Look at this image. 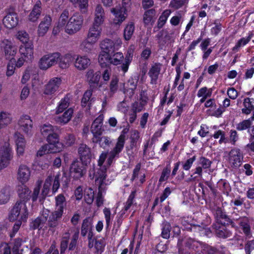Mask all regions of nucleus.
Here are the masks:
<instances>
[{
	"instance_id": "f257e3e1",
	"label": "nucleus",
	"mask_w": 254,
	"mask_h": 254,
	"mask_svg": "<svg viewBox=\"0 0 254 254\" xmlns=\"http://www.w3.org/2000/svg\"><path fill=\"white\" fill-rule=\"evenodd\" d=\"M29 203L16 201L11 209L9 216L10 221L19 220L26 222L28 217L29 211L27 205Z\"/></svg>"
},
{
	"instance_id": "f03ea898",
	"label": "nucleus",
	"mask_w": 254,
	"mask_h": 254,
	"mask_svg": "<svg viewBox=\"0 0 254 254\" xmlns=\"http://www.w3.org/2000/svg\"><path fill=\"white\" fill-rule=\"evenodd\" d=\"M107 153L103 152L99 156L97 167L94 166L89 171V177L93 179L95 178L97 181L104 180L106 177V168L103 164L107 158Z\"/></svg>"
},
{
	"instance_id": "7ed1b4c3",
	"label": "nucleus",
	"mask_w": 254,
	"mask_h": 254,
	"mask_svg": "<svg viewBox=\"0 0 254 254\" xmlns=\"http://www.w3.org/2000/svg\"><path fill=\"white\" fill-rule=\"evenodd\" d=\"M129 130L128 128H125L122 131L121 135L117 139L115 147L109 153L108 162L110 165L115 158L119 157V154L123 150L125 143L126 134Z\"/></svg>"
},
{
	"instance_id": "20e7f679",
	"label": "nucleus",
	"mask_w": 254,
	"mask_h": 254,
	"mask_svg": "<svg viewBox=\"0 0 254 254\" xmlns=\"http://www.w3.org/2000/svg\"><path fill=\"white\" fill-rule=\"evenodd\" d=\"M83 20V17L81 14L74 13L66 23L65 32L72 35L79 31L82 26Z\"/></svg>"
},
{
	"instance_id": "39448f33",
	"label": "nucleus",
	"mask_w": 254,
	"mask_h": 254,
	"mask_svg": "<svg viewBox=\"0 0 254 254\" xmlns=\"http://www.w3.org/2000/svg\"><path fill=\"white\" fill-rule=\"evenodd\" d=\"M60 57V53L55 52L44 55L39 60V66L42 70H47L56 64Z\"/></svg>"
},
{
	"instance_id": "423d86ee",
	"label": "nucleus",
	"mask_w": 254,
	"mask_h": 254,
	"mask_svg": "<svg viewBox=\"0 0 254 254\" xmlns=\"http://www.w3.org/2000/svg\"><path fill=\"white\" fill-rule=\"evenodd\" d=\"M130 6V0H123L122 7H116L111 9V12L114 13L115 17L114 23L116 24H120L126 19L125 14Z\"/></svg>"
},
{
	"instance_id": "0eeeda50",
	"label": "nucleus",
	"mask_w": 254,
	"mask_h": 254,
	"mask_svg": "<svg viewBox=\"0 0 254 254\" xmlns=\"http://www.w3.org/2000/svg\"><path fill=\"white\" fill-rule=\"evenodd\" d=\"M201 243L191 239L186 240L184 245H178L179 254H190L191 250L199 252Z\"/></svg>"
},
{
	"instance_id": "6e6552de",
	"label": "nucleus",
	"mask_w": 254,
	"mask_h": 254,
	"mask_svg": "<svg viewBox=\"0 0 254 254\" xmlns=\"http://www.w3.org/2000/svg\"><path fill=\"white\" fill-rule=\"evenodd\" d=\"M84 164L82 162L75 160L71 164L70 173L74 178L79 179L86 174V170Z\"/></svg>"
},
{
	"instance_id": "1a4fd4ad",
	"label": "nucleus",
	"mask_w": 254,
	"mask_h": 254,
	"mask_svg": "<svg viewBox=\"0 0 254 254\" xmlns=\"http://www.w3.org/2000/svg\"><path fill=\"white\" fill-rule=\"evenodd\" d=\"M243 155L240 150L235 148L232 149L229 154V161L233 168H237L241 165Z\"/></svg>"
},
{
	"instance_id": "9d476101",
	"label": "nucleus",
	"mask_w": 254,
	"mask_h": 254,
	"mask_svg": "<svg viewBox=\"0 0 254 254\" xmlns=\"http://www.w3.org/2000/svg\"><path fill=\"white\" fill-rule=\"evenodd\" d=\"M16 192L19 198V199L17 201H21L29 203V201L31 198V191L27 186L24 184L17 186Z\"/></svg>"
},
{
	"instance_id": "9b49d317",
	"label": "nucleus",
	"mask_w": 254,
	"mask_h": 254,
	"mask_svg": "<svg viewBox=\"0 0 254 254\" xmlns=\"http://www.w3.org/2000/svg\"><path fill=\"white\" fill-rule=\"evenodd\" d=\"M31 176V170L30 168L25 165H20L17 171V179L22 184H25L30 179Z\"/></svg>"
},
{
	"instance_id": "f8f14e48",
	"label": "nucleus",
	"mask_w": 254,
	"mask_h": 254,
	"mask_svg": "<svg viewBox=\"0 0 254 254\" xmlns=\"http://www.w3.org/2000/svg\"><path fill=\"white\" fill-rule=\"evenodd\" d=\"M18 126L20 129L27 134H30L33 127L32 121L27 115L22 116L18 121Z\"/></svg>"
},
{
	"instance_id": "ddd939ff",
	"label": "nucleus",
	"mask_w": 254,
	"mask_h": 254,
	"mask_svg": "<svg viewBox=\"0 0 254 254\" xmlns=\"http://www.w3.org/2000/svg\"><path fill=\"white\" fill-rule=\"evenodd\" d=\"M1 47L4 56L6 59L12 60L17 52L16 48L12 45L11 42L7 40H4L2 42Z\"/></svg>"
},
{
	"instance_id": "4468645a",
	"label": "nucleus",
	"mask_w": 254,
	"mask_h": 254,
	"mask_svg": "<svg viewBox=\"0 0 254 254\" xmlns=\"http://www.w3.org/2000/svg\"><path fill=\"white\" fill-rule=\"evenodd\" d=\"M78 153L81 162L85 165L90 162L91 158V149L87 145L80 144L78 148Z\"/></svg>"
},
{
	"instance_id": "2eb2a0df",
	"label": "nucleus",
	"mask_w": 254,
	"mask_h": 254,
	"mask_svg": "<svg viewBox=\"0 0 254 254\" xmlns=\"http://www.w3.org/2000/svg\"><path fill=\"white\" fill-rule=\"evenodd\" d=\"M55 210L53 212L63 215L67 204L65 197L62 193L59 194L55 196Z\"/></svg>"
},
{
	"instance_id": "dca6fc26",
	"label": "nucleus",
	"mask_w": 254,
	"mask_h": 254,
	"mask_svg": "<svg viewBox=\"0 0 254 254\" xmlns=\"http://www.w3.org/2000/svg\"><path fill=\"white\" fill-rule=\"evenodd\" d=\"M61 82L60 78H52L45 86L44 93L46 95H51L54 93L58 89Z\"/></svg>"
},
{
	"instance_id": "f3484780",
	"label": "nucleus",
	"mask_w": 254,
	"mask_h": 254,
	"mask_svg": "<svg viewBox=\"0 0 254 254\" xmlns=\"http://www.w3.org/2000/svg\"><path fill=\"white\" fill-rule=\"evenodd\" d=\"M102 31V25L92 23L89 28L87 37L97 42L100 38Z\"/></svg>"
},
{
	"instance_id": "a211bd4d",
	"label": "nucleus",
	"mask_w": 254,
	"mask_h": 254,
	"mask_svg": "<svg viewBox=\"0 0 254 254\" xmlns=\"http://www.w3.org/2000/svg\"><path fill=\"white\" fill-rule=\"evenodd\" d=\"M52 23V18L46 15L40 22L37 30L39 36H44L48 32Z\"/></svg>"
},
{
	"instance_id": "6ab92c4d",
	"label": "nucleus",
	"mask_w": 254,
	"mask_h": 254,
	"mask_svg": "<svg viewBox=\"0 0 254 254\" xmlns=\"http://www.w3.org/2000/svg\"><path fill=\"white\" fill-rule=\"evenodd\" d=\"M3 24L5 27L11 29L15 27L18 22V18L15 12L8 13L3 19Z\"/></svg>"
},
{
	"instance_id": "aec40b11",
	"label": "nucleus",
	"mask_w": 254,
	"mask_h": 254,
	"mask_svg": "<svg viewBox=\"0 0 254 254\" xmlns=\"http://www.w3.org/2000/svg\"><path fill=\"white\" fill-rule=\"evenodd\" d=\"M105 13L104 8L100 4H97L95 8L94 20L92 23L102 25L105 19Z\"/></svg>"
},
{
	"instance_id": "412c9836",
	"label": "nucleus",
	"mask_w": 254,
	"mask_h": 254,
	"mask_svg": "<svg viewBox=\"0 0 254 254\" xmlns=\"http://www.w3.org/2000/svg\"><path fill=\"white\" fill-rule=\"evenodd\" d=\"M74 60V66L80 70L86 69L90 64V60L86 56L77 55Z\"/></svg>"
},
{
	"instance_id": "4be33fe9",
	"label": "nucleus",
	"mask_w": 254,
	"mask_h": 254,
	"mask_svg": "<svg viewBox=\"0 0 254 254\" xmlns=\"http://www.w3.org/2000/svg\"><path fill=\"white\" fill-rule=\"evenodd\" d=\"M103 117L100 115L93 122L91 127V131L93 134V137L96 136L102 135Z\"/></svg>"
},
{
	"instance_id": "5701e85b",
	"label": "nucleus",
	"mask_w": 254,
	"mask_h": 254,
	"mask_svg": "<svg viewBox=\"0 0 254 254\" xmlns=\"http://www.w3.org/2000/svg\"><path fill=\"white\" fill-rule=\"evenodd\" d=\"M214 215L217 222L219 224L225 225L231 223V220L229 216L219 207L216 209Z\"/></svg>"
},
{
	"instance_id": "b1692460",
	"label": "nucleus",
	"mask_w": 254,
	"mask_h": 254,
	"mask_svg": "<svg viewBox=\"0 0 254 254\" xmlns=\"http://www.w3.org/2000/svg\"><path fill=\"white\" fill-rule=\"evenodd\" d=\"M14 140L17 146V152L18 155H22L25 147V140L23 135L16 132L14 135Z\"/></svg>"
},
{
	"instance_id": "393cba45",
	"label": "nucleus",
	"mask_w": 254,
	"mask_h": 254,
	"mask_svg": "<svg viewBox=\"0 0 254 254\" xmlns=\"http://www.w3.org/2000/svg\"><path fill=\"white\" fill-rule=\"evenodd\" d=\"M86 77L90 86L96 87L101 77V73L99 71L94 72L93 69H89L86 73Z\"/></svg>"
},
{
	"instance_id": "a878e982",
	"label": "nucleus",
	"mask_w": 254,
	"mask_h": 254,
	"mask_svg": "<svg viewBox=\"0 0 254 254\" xmlns=\"http://www.w3.org/2000/svg\"><path fill=\"white\" fill-rule=\"evenodd\" d=\"M19 53L21 56L29 61L33 58V46L31 43L24 44L20 46Z\"/></svg>"
},
{
	"instance_id": "bb28decb",
	"label": "nucleus",
	"mask_w": 254,
	"mask_h": 254,
	"mask_svg": "<svg viewBox=\"0 0 254 254\" xmlns=\"http://www.w3.org/2000/svg\"><path fill=\"white\" fill-rule=\"evenodd\" d=\"M92 141L93 143H98L100 147L106 149L110 147L112 143V141L110 137L107 136L97 135L92 137Z\"/></svg>"
},
{
	"instance_id": "cd10ccee",
	"label": "nucleus",
	"mask_w": 254,
	"mask_h": 254,
	"mask_svg": "<svg viewBox=\"0 0 254 254\" xmlns=\"http://www.w3.org/2000/svg\"><path fill=\"white\" fill-rule=\"evenodd\" d=\"M12 192L10 186H6L2 188L0 190V204L7 203L10 199Z\"/></svg>"
},
{
	"instance_id": "c85d7f7f",
	"label": "nucleus",
	"mask_w": 254,
	"mask_h": 254,
	"mask_svg": "<svg viewBox=\"0 0 254 254\" xmlns=\"http://www.w3.org/2000/svg\"><path fill=\"white\" fill-rule=\"evenodd\" d=\"M160 70L161 64H160L156 63L151 66L148 72V74L151 78V84H156Z\"/></svg>"
},
{
	"instance_id": "c756f323",
	"label": "nucleus",
	"mask_w": 254,
	"mask_h": 254,
	"mask_svg": "<svg viewBox=\"0 0 254 254\" xmlns=\"http://www.w3.org/2000/svg\"><path fill=\"white\" fill-rule=\"evenodd\" d=\"M41 2L38 0L34 5L31 12L28 16V19L31 22H35L39 18L41 13Z\"/></svg>"
},
{
	"instance_id": "7c9ffc66",
	"label": "nucleus",
	"mask_w": 254,
	"mask_h": 254,
	"mask_svg": "<svg viewBox=\"0 0 254 254\" xmlns=\"http://www.w3.org/2000/svg\"><path fill=\"white\" fill-rule=\"evenodd\" d=\"M239 224L241 229L246 239H250L252 237V232L248 220L246 218H241L239 220Z\"/></svg>"
},
{
	"instance_id": "2f4dec72",
	"label": "nucleus",
	"mask_w": 254,
	"mask_h": 254,
	"mask_svg": "<svg viewBox=\"0 0 254 254\" xmlns=\"http://www.w3.org/2000/svg\"><path fill=\"white\" fill-rule=\"evenodd\" d=\"M72 61L73 58L71 55L67 54L62 56L60 53V57L58 58L57 63H58L59 66L61 68L66 69L69 67Z\"/></svg>"
},
{
	"instance_id": "473e14b6",
	"label": "nucleus",
	"mask_w": 254,
	"mask_h": 254,
	"mask_svg": "<svg viewBox=\"0 0 254 254\" xmlns=\"http://www.w3.org/2000/svg\"><path fill=\"white\" fill-rule=\"evenodd\" d=\"M74 7L77 8L82 14L86 13L88 10V0H69Z\"/></svg>"
},
{
	"instance_id": "72a5a7b5",
	"label": "nucleus",
	"mask_w": 254,
	"mask_h": 254,
	"mask_svg": "<svg viewBox=\"0 0 254 254\" xmlns=\"http://www.w3.org/2000/svg\"><path fill=\"white\" fill-rule=\"evenodd\" d=\"M100 47L103 50V53L112 54L115 50V45L113 41L106 39L101 42Z\"/></svg>"
},
{
	"instance_id": "f704fd0d",
	"label": "nucleus",
	"mask_w": 254,
	"mask_h": 254,
	"mask_svg": "<svg viewBox=\"0 0 254 254\" xmlns=\"http://www.w3.org/2000/svg\"><path fill=\"white\" fill-rule=\"evenodd\" d=\"M73 114V110L69 108L65 111L64 114L56 118V121L57 123L61 125H65L68 123L71 120Z\"/></svg>"
},
{
	"instance_id": "c9c22d12",
	"label": "nucleus",
	"mask_w": 254,
	"mask_h": 254,
	"mask_svg": "<svg viewBox=\"0 0 254 254\" xmlns=\"http://www.w3.org/2000/svg\"><path fill=\"white\" fill-rule=\"evenodd\" d=\"M95 183L97 185H98V192L97 196L96 199V203L98 207H100L103 205L104 202V199L102 196V192L104 191V180L102 181H97L95 179Z\"/></svg>"
},
{
	"instance_id": "e433bc0d",
	"label": "nucleus",
	"mask_w": 254,
	"mask_h": 254,
	"mask_svg": "<svg viewBox=\"0 0 254 254\" xmlns=\"http://www.w3.org/2000/svg\"><path fill=\"white\" fill-rule=\"evenodd\" d=\"M61 150V147L52 148L51 145L45 144L42 146L38 150L37 155L42 156L45 154L56 153L60 152Z\"/></svg>"
},
{
	"instance_id": "4c0bfd02",
	"label": "nucleus",
	"mask_w": 254,
	"mask_h": 254,
	"mask_svg": "<svg viewBox=\"0 0 254 254\" xmlns=\"http://www.w3.org/2000/svg\"><path fill=\"white\" fill-rule=\"evenodd\" d=\"M62 215L52 212L48 221V225L50 228H55L59 225V220L62 217Z\"/></svg>"
},
{
	"instance_id": "58836bf2",
	"label": "nucleus",
	"mask_w": 254,
	"mask_h": 254,
	"mask_svg": "<svg viewBox=\"0 0 254 254\" xmlns=\"http://www.w3.org/2000/svg\"><path fill=\"white\" fill-rule=\"evenodd\" d=\"M92 222L93 220L90 217L86 218L83 220L81 230V235L82 236L85 237L87 233L88 234L90 231H91Z\"/></svg>"
},
{
	"instance_id": "ea45409f",
	"label": "nucleus",
	"mask_w": 254,
	"mask_h": 254,
	"mask_svg": "<svg viewBox=\"0 0 254 254\" xmlns=\"http://www.w3.org/2000/svg\"><path fill=\"white\" fill-rule=\"evenodd\" d=\"M96 42L86 37L80 44L81 49L86 53H90L94 48V46Z\"/></svg>"
},
{
	"instance_id": "a19ab883",
	"label": "nucleus",
	"mask_w": 254,
	"mask_h": 254,
	"mask_svg": "<svg viewBox=\"0 0 254 254\" xmlns=\"http://www.w3.org/2000/svg\"><path fill=\"white\" fill-rule=\"evenodd\" d=\"M136 191L135 190L132 191L130 195H129L127 201L125 204L124 208L121 210L120 212L121 217H123L125 215L126 212L130 208L131 206L133 204L134 199L135 196Z\"/></svg>"
},
{
	"instance_id": "79ce46f5",
	"label": "nucleus",
	"mask_w": 254,
	"mask_h": 254,
	"mask_svg": "<svg viewBox=\"0 0 254 254\" xmlns=\"http://www.w3.org/2000/svg\"><path fill=\"white\" fill-rule=\"evenodd\" d=\"M133 54V50L131 48H129L127 50V54L125 57V63L123 64L121 66L122 70L126 72L127 71L128 66L132 61V57Z\"/></svg>"
},
{
	"instance_id": "37998d69",
	"label": "nucleus",
	"mask_w": 254,
	"mask_h": 254,
	"mask_svg": "<svg viewBox=\"0 0 254 254\" xmlns=\"http://www.w3.org/2000/svg\"><path fill=\"white\" fill-rule=\"evenodd\" d=\"M47 140L49 143L47 144L51 145L52 148L60 147L59 146L61 145L59 142V135L54 131L47 137Z\"/></svg>"
},
{
	"instance_id": "c03bdc74",
	"label": "nucleus",
	"mask_w": 254,
	"mask_h": 254,
	"mask_svg": "<svg viewBox=\"0 0 254 254\" xmlns=\"http://www.w3.org/2000/svg\"><path fill=\"white\" fill-rule=\"evenodd\" d=\"M7 157V158H12L11 149L10 147V144L8 142H5L2 146L0 148V157Z\"/></svg>"
},
{
	"instance_id": "a18cd8bd",
	"label": "nucleus",
	"mask_w": 254,
	"mask_h": 254,
	"mask_svg": "<svg viewBox=\"0 0 254 254\" xmlns=\"http://www.w3.org/2000/svg\"><path fill=\"white\" fill-rule=\"evenodd\" d=\"M98 61L101 67H107L111 64L110 54L107 53H101L99 56Z\"/></svg>"
},
{
	"instance_id": "49530a36",
	"label": "nucleus",
	"mask_w": 254,
	"mask_h": 254,
	"mask_svg": "<svg viewBox=\"0 0 254 254\" xmlns=\"http://www.w3.org/2000/svg\"><path fill=\"white\" fill-rule=\"evenodd\" d=\"M69 230L64 233L61 242V254H63L67 249L70 234Z\"/></svg>"
},
{
	"instance_id": "de8ad7c7",
	"label": "nucleus",
	"mask_w": 254,
	"mask_h": 254,
	"mask_svg": "<svg viewBox=\"0 0 254 254\" xmlns=\"http://www.w3.org/2000/svg\"><path fill=\"white\" fill-rule=\"evenodd\" d=\"M199 248L200 254H219V252L217 249L206 244L201 243V246Z\"/></svg>"
},
{
	"instance_id": "09e8293b",
	"label": "nucleus",
	"mask_w": 254,
	"mask_h": 254,
	"mask_svg": "<svg viewBox=\"0 0 254 254\" xmlns=\"http://www.w3.org/2000/svg\"><path fill=\"white\" fill-rule=\"evenodd\" d=\"M52 182L53 177L51 176H48L45 181L41 192V195L43 199H44L49 193Z\"/></svg>"
},
{
	"instance_id": "8fccbe9b",
	"label": "nucleus",
	"mask_w": 254,
	"mask_h": 254,
	"mask_svg": "<svg viewBox=\"0 0 254 254\" xmlns=\"http://www.w3.org/2000/svg\"><path fill=\"white\" fill-rule=\"evenodd\" d=\"M171 13V11L170 9H166L163 12L157 21V27L159 29L161 28L165 25Z\"/></svg>"
},
{
	"instance_id": "3c124183",
	"label": "nucleus",
	"mask_w": 254,
	"mask_h": 254,
	"mask_svg": "<svg viewBox=\"0 0 254 254\" xmlns=\"http://www.w3.org/2000/svg\"><path fill=\"white\" fill-rule=\"evenodd\" d=\"M44 222L39 216L34 219H32L30 223V228L32 230H40L45 224Z\"/></svg>"
},
{
	"instance_id": "603ef678",
	"label": "nucleus",
	"mask_w": 254,
	"mask_h": 254,
	"mask_svg": "<svg viewBox=\"0 0 254 254\" xmlns=\"http://www.w3.org/2000/svg\"><path fill=\"white\" fill-rule=\"evenodd\" d=\"M75 137L73 134L66 133L62 140L63 145L69 147L73 145L75 142Z\"/></svg>"
},
{
	"instance_id": "864d4df0",
	"label": "nucleus",
	"mask_w": 254,
	"mask_h": 254,
	"mask_svg": "<svg viewBox=\"0 0 254 254\" xmlns=\"http://www.w3.org/2000/svg\"><path fill=\"white\" fill-rule=\"evenodd\" d=\"M134 23L130 22L126 26L124 29V38L125 40H130L134 32Z\"/></svg>"
},
{
	"instance_id": "5fc2aeb1",
	"label": "nucleus",
	"mask_w": 254,
	"mask_h": 254,
	"mask_svg": "<svg viewBox=\"0 0 254 254\" xmlns=\"http://www.w3.org/2000/svg\"><path fill=\"white\" fill-rule=\"evenodd\" d=\"M92 94V91L90 90H87L84 93L81 100L82 106L85 107L87 105L89 107L90 106L93 100V98H91Z\"/></svg>"
},
{
	"instance_id": "6e6d98bb",
	"label": "nucleus",
	"mask_w": 254,
	"mask_h": 254,
	"mask_svg": "<svg viewBox=\"0 0 254 254\" xmlns=\"http://www.w3.org/2000/svg\"><path fill=\"white\" fill-rule=\"evenodd\" d=\"M216 235L222 238H228L232 236V233L230 231H228L225 227H219L218 229L216 230Z\"/></svg>"
},
{
	"instance_id": "4d7b16f0",
	"label": "nucleus",
	"mask_w": 254,
	"mask_h": 254,
	"mask_svg": "<svg viewBox=\"0 0 254 254\" xmlns=\"http://www.w3.org/2000/svg\"><path fill=\"white\" fill-rule=\"evenodd\" d=\"M69 105V98L66 96L62 99L56 111L57 114L63 112Z\"/></svg>"
},
{
	"instance_id": "13d9d810",
	"label": "nucleus",
	"mask_w": 254,
	"mask_h": 254,
	"mask_svg": "<svg viewBox=\"0 0 254 254\" xmlns=\"http://www.w3.org/2000/svg\"><path fill=\"white\" fill-rule=\"evenodd\" d=\"M41 133L43 136L48 137L55 130V127L50 124H44L41 127Z\"/></svg>"
},
{
	"instance_id": "bf43d9fd",
	"label": "nucleus",
	"mask_w": 254,
	"mask_h": 254,
	"mask_svg": "<svg viewBox=\"0 0 254 254\" xmlns=\"http://www.w3.org/2000/svg\"><path fill=\"white\" fill-rule=\"evenodd\" d=\"M252 35H249V36L246 38H242L240 39L236 45L233 48V51L234 52L238 51L240 47L246 45L249 42L252 38Z\"/></svg>"
},
{
	"instance_id": "052dcab7",
	"label": "nucleus",
	"mask_w": 254,
	"mask_h": 254,
	"mask_svg": "<svg viewBox=\"0 0 254 254\" xmlns=\"http://www.w3.org/2000/svg\"><path fill=\"white\" fill-rule=\"evenodd\" d=\"M11 122V117L10 115L4 112H2L0 114V123L3 127L9 125Z\"/></svg>"
},
{
	"instance_id": "680f3d73",
	"label": "nucleus",
	"mask_w": 254,
	"mask_h": 254,
	"mask_svg": "<svg viewBox=\"0 0 254 254\" xmlns=\"http://www.w3.org/2000/svg\"><path fill=\"white\" fill-rule=\"evenodd\" d=\"M124 58L123 54L121 52H117L113 56H110L111 63L114 65H118L121 63Z\"/></svg>"
},
{
	"instance_id": "e2e57ef3",
	"label": "nucleus",
	"mask_w": 254,
	"mask_h": 254,
	"mask_svg": "<svg viewBox=\"0 0 254 254\" xmlns=\"http://www.w3.org/2000/svg\"><path fill=\"white\" fill-rule=\"evenodd\" d=\"M243 104L244 108L242 110V113L246 115L249 114L254 109V106L252 105L250 99L249 98H245Z\"/></svg>"
},
{
	"instance_id": "0e129e2a",
	"label": "nucleus",
	"mask_w": 254,
	"mask_h": 254,
	"mask_svg": "<svg viewBox=\"0 0 254 254\" xmlns=\"http://www.w3.org/2000/svg\"><path fill=\"white\" fill-rule=\"evenodd\" d=\"M103 213L106 220V226L108 227L111 224L114 217V214H112L110 209L106 207L103 209Z\"/></svg>"
},
{
	"instance_id": "69168bd1",
	"label": "nucleus",
	"mask_w": 254,
	"mask_h": 254,
	"mask_svg": "<svg viewBox=\"0 0 254 254\" xmlns=\"http://www.w3.org/2000/svg\"><path fill=\"white\" fill-rule=\"evenodd\" d=\"M155 10L153 9H149L146 11L143 15V22L145 24H149L155 15Z\"/></svg>"
},
{
	"instance_id": "338daca9",
	"label": "nucleus",
	"mask_w": 254,
	"mask_h": 254,
	"mask_svg": "<svg viewBox=\"0 0 254 254\" xmlns=\"http://www.w3.org/2000/svg\"><path fill=\"white\" fill-rule=\"evenodd\" d=\"M171 226L169 223L164 222L163 224L161 236L163 238L169 239L170 235Z\"/></svg>"
},
{
	"instance_id": "774afa93",
	"label": "nucleus",
	"mask_w": 254,
	"mask_h": 254,
	"mask_svg": "<svg viewBox=\"0 0 254 254\" xmlns=\"http://www.w3.org/2000/svg\"><path fill=\"white\" fill-rule=\"evenodd\" d=\"M69 15V12L67 10H64L61 14L59 20L58 26L59 27H62L65 24L66 25L67 19Z\"/></svg>"
}]
</instances>
